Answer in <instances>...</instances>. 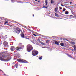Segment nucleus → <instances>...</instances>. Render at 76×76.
I'll return each mask as SVG.
<instances>
[{
	"instance_id": "nucleus-1",
	"label": "nucleus",
	"mask_w": 76,
	"mask_h": 76,
	"mask_svg": "<svg viewBox=\"0 0 76 76\" xmlns=\"http://www.w3.org/2000/svg\"><path fill=\"white\" fill-rule=\"evenodd\" d=\"M5 54V52H2L0 53V60L1 61H8L11 59V57L8 56H5L4 55Z\"/></svg>"
},
{
	"instance_id": "nucleus-2",
	"label": "nucleus",
	"mask_w": 76,
	"mask_h": 76,
	"mask_svg": "<svg viewBox=\"0 0 76 76\" xmlns=\"http://www.w3.org/2000/svg\"><path fill=\"white\" fill-rule=\"evenodd\" d=\"M24 48V45H22V43H19L18 46L16 49L17 51H20V50H22Z\"/></svg>"
},
{
	"instance_id": "nucleus-3",
	"label": "nucleus",
	"mask_w": 76,
	"mask_h": 76,
	"mask_svg": "<svg viewBox=\"0 0 76 76\" xmlns=\"http://www.w3.org/2000/svg\"><path fill=\"white\" fill-rule=\"evenodd\" d=\"M27 50L28 52H30L33 50V48L32 45H28L27 46Z\"/></svg>"
},
{
	"instance_id": "nucleus-4",
	"label": "nucleus",
	"mask_w": 76,
	"mask_h": 76,
	"mask_svg": "<svg viewBox=\"0 0 76 76\" xmlns=\"http://www.w3.org/2000/svg\"><path fill=\"white\" fill-rule=\"evenodd\" d=\"M38 51L35 50H32V54L33 56H35L38 55Z\"/></svg>"
},
{
	"instance_id": "nucleus-5",
	"label": "nucleus",
	"mask_w": 76,
	"mask_h": 76,
	"mask_svg": "<svg viewBox=\"0 0 76 76\" xmlns=\"http://www.w3.org/2000/svg\"><path fill=\"white\" fill-rule=\"evenodd\" d=\"M17 61L20 63H28V61L25 60H24L22 59H18Z\"/></svg>"
},
{
	"instance_id": "nucleus-6",
	"label": "nucleus",
	"mask_w": 76,
	"mask_h": 76,
	"mask_svg": "<svg viewBox=\"0 0 76 76\" xmlns=\"http://www.w3.org/2000/svg\"><path fill=\"white\" fill-rule=\"evenodd\" d=\"M3 44L4 46L5 47H6V48H8V47H9L8 43L6 41H4L3 43Z\"/></svg>"
},
{
	"instance_id": "nucleus-7",
	"label": "nucleus",
	"mask_w": 76,
	"mask_h": 76,
	"mask_svg": "<svg viewBox=\"0 0 76 76\" xmlns=\"http://www.w3.org/2000/svg\"><path fill=\"white\" fill-rule=\"evenodd\" d=\"M15 49H16V48L14 46H12L11 48V50L12 51H13L15 50Z\"/></svg>"
},
{
	"instance_id": "nucleus-8",
	"label": "nucleus",
	"mask_w": 76,
	"mask_h": 76,
	"mask_svg": "<svg viewBox=\"0 0 76 76\" xmlns=\"http://www.w3.org/2000/svg\"><path fill=\"white\" fill-rule=\"evenodd\" d=\"M18 29H14L13 32L14 33H16L17 34L18 33Z\"/></svg>"
},
{
	"instance_id": "nucleus-9",
	"label": "nucleus",
	"mask_w": 76,
	"mask_h": 76,
	"mask_svg": "<svg viewBox=\"0 0 76 76\" xmlns=\"http://www.w3.org/2000/svg\"><path fill=\"white\" fill-rule=\"evenodd\" d=\"M48 0H45V4L46 5V6H47V4H48Z\"/></svg>"
},
{
	"instance_id": "nucleus-10",
	"label": "nucleus",
	"mask_w": 76,
	"mask_h": 76,
	"mask_svg": "<svg viewBox=\"0 0 76 76\" xmlns=\"http://www.w3.org/2000/svg\"><path fill=\"white\" fill-rule=\"evenodd\" d=\"M24 37H25V34H22L21 35V38H24Z\"/></svg>"
},
{
	"instance_id": "nucleus-11",
	"label": "nucleus",
	"mask_w": 76,
	"mask_h": 76,
	"mask_svg": "<svg viewBox=\"0 0 76 76\" xmlns=\"http://www.w3.org/2000/svg\"><path fill=\"white\" fill-rule=\"evenodd\" d=\"M55 44H56V45H59V43L58 42L55 41Z\"/></svg>"
},
{
	"instance_id": "nucleus-12",
	"label": "nucleus",
	"mask_w": 76,
	"mask_h": 76,
	"mask_svg": "<svg viewBox=\"0 0 76 76\" xmlns=\"http://www.w3.org/2000/svg\"><path fill=\"white\" fill-rule=\"evenodd\" d=\"M60 45L62 47H64V43H60Z\"/></svg>"
},
{
	"instance_id": "nucleus-13",
	"label": "nucleus",
	"mask_w": 76,
	"mask_h": 76,
	"mask_svg": "<svg viewBox=\"0 0 76 76\" xmlns=\"http://www.w3.org/2000/svg\"><path fill=\"white\" fill-rule=\"evenodd\" d=\"M56 42V40H53L52 41V44H55Z\"/></svg>"
},
{
	"instance_id": "nucleus-14",
	"label": "nucleus",
	"mask_w": 76,
	"mask_h": 76,
	"mask_svg": "<svg viewBox=\"0 0 76 76\" xmlns=\"http://www.w3.org/2000/svg\"><path fill=\"white\" fill-rule=\"evenodd\" d=\"M73 47L74 49V51H76V46L75 45H74L73 46Z\"/></svg>"
},
{
	"instance_id": "nucleus-15",
	"label": "nucleus",
	"mask_w": 76,
	"mask_h": 76,
	"mask_svg": "<svg viewBox=\"0 0 76 76\" xmlns=\"http://www.w3.org/2000/svg\"><path fill=\"white\" fill-rule=\"evenodd\" d=\"M20 31H21V30H20V29H19L18 30V31H17V34H19V33H20Z\"/></svg>"
},
{
	"instance_id": "nucleus-16",
	"label": "nucleus",
	"mask_w": 76,
	"mask_h": 76,
	"mask_svg": "<svg viewBox=\"0 0 76 76\" xmlns=\"http://www.w3.org/2000/svg\"><path fill=\"white\" fill-rule=\"evenodd\" d=\"M55 12L56 13H57L58 12L57 10V8H55Z\"/></svg>"
},
{
	"instance_id": "nucleus-17",
	"label": "nucleus",
	"mask_w": 76,
	"mask_h": 76,
	"mask_svg": "<svg viewBox=\"0 0 76 76\" xmlns=\"http://www.w3.org/2000/svg\"><path fill=\"white\" fill-rule=\"evenodd\" d=\"M71 44H73V45H75V42H71Z\"/></svg>"
},
{
	"instance_id": "nucleus-18",
	"label": "nucleus",
	"mask_w": 76,
	"mask_h": 76,
	"mask_svg": "<svg viewBox=\"0 0 76 76\" xmlns=\"http://www.w3.org/2000/svg\"><path fill=\"white\" fill-rule=\"evenodd\" d=\"M65 14L66 15H68V14H69V12L67 11H66L65 12Z\"/></svg>"
},
{
	"instance_id": "nucleus-19",
	"label": "nucleus",
	"mask_w": 76,
	"mask_h": 76,
	"mask_svg": "<svg viewBox=\"0 0 76 76\" xmlns=\"http://www.w3.org/2000/svg\"><path fill=\"white\" fill-rule=\"evenodd\" d=\"M43 8H45L46 9H47V8H48V7H47V6L45 7V6H43Z\"/></svg>"
},
{
	"instance_id": "nucleus-20",
	"label": "nucleus",
	"mask_w": 76,
	"mask_h": 76,
	"mask_svg": "<svg viewBox=\"0 0 76 76\" xmlns=\"http://www.w3.org/2000/svg\"><path fill=\"white\" fill-rule=\"evenodd\" d=\"M68 56V57H70V58H72V56H71V55H70L69 54L67 55Z\"/></svg>"
},
{
	"instance_id": "nucleus-21",
	"label": "nucleus",
	"mask_w": 76,
	"mask_h": 76,
	"mask_svg": "<svg viewBox=\"0 0 76 76\" xmlns=\"http://www.w3.org/2000/svg\"><path fill=\"white\" fill-rule=\"evenodd\" d=\"M51 4H53V3H54V1H53V0H51Z\"/></svg>"
},
{
	"instance_id": "nucleus-22",
	"label": "nucleus",
	"mask_w": 76,
	"mask_h": 76,
	"mask_svg": "<svg viewBox=\"0 0 76 76\" xmlns=\"http://www.w3.org/2000/svg\"><path fill=\"white\" fill-rule=\"evenodd\" d=\"M66 9L65 8H63V12H64L65 11H66Z\"/></svg>"
},
{
	"instance_id": "nucleus-23",
	"label": "nucleus",
	"mask_w": 76,
	"mask_h": 76,
	"mask_svg": "<svg viewBox=\"0 0 76 76\" xmlns=\"http://www.w3.org/2000/svg\"><path fill=\"white\" fill-rule=\"evenodd\" d=\"M55 14L56 16H59V15H58L57 14H56V13H55Z\"/></svg>"
},
{
	"instance_id": "nucleus-24",
	"label": "nucleus",
	"mask_w": 76,
	"mask_h": 76,
	"mask_svg": "<svg viewBox=\"0 0 76 76\" xmlns=\"http://www.w3.org/2000/svg\"><path fill=\"white\" fill-rule=\"evenodd\" d=\"M16 56L17 57V58H19L20 57V56L18 55H17Z\"/></svg>"
},
{
	"instance_id": "nucleus-25",
	"label": "nucleus",
	"mask_w": 76,
	"mask_h": 76,
	"mask_svg": "<svg viewBox=\"0 0 76 76\" xmlns=\"http://www.w3.org/2000/svg\"><path fill=\"white\" fill-rule=\"evenodd\" d=\"M42 56H41V57H40L39 58V59L40 60H42Z\"/></svg>"
},
{
	"instance_id": "nucleus-26",
	"label": "nucleus",
	"mask_w": 76,
	"mask_h": 76,
	"mask_svg": "<svg viewBox=\"0 0 76 76\" xmlns=\"http://www.w3.org/2000/svg\"><path fill=\"white\" fill-rule=\"evenodd\" d=\"M8 23V21L5 22V23H4V24L6 25V23Z\"/></svg>"
},
{
	"instance_id": "nucleus-27",
	"label": "nucleus",
	"mask_w": 76,
	"mask_h": 76,
	"mask_svg": "<svg viewBox=\"0 0 76 76\" xmlns=\"http://www.w3.org/2000/svg\"><path fill=\"white\" fill-rule=\"evenodd\" d=\"M32 35H34V36H35V37H37V35L36 34H35L33 33Z\"/></svg>"
},
{
	"instance_id": "nucleus-28",
	"label": "nucleus",
	"mask_w": 76,
	"mask_h": 76,
	"mask_svg": "<svg viewBox=\"0 0 76 76\" xmlns=\"http://www.w3.org/2000/svg\"><path fill=\"white\" fill-rule=\"evenodd\" d=\"M42 45H45V44L44 43H42Z\"/></svg>"
},
{
	"instance_id": "nucleus-29",
	"label": "nucleus",
	"mask_w": 76,
	"mask_h": 76,
	"mask_svg": "<svg viewBox=\"0 0 76 76\" xmlns=\"http://www.w3.org/2000/svg\"><path fill=\"white\" fill-rule=\"evenodd\" d=\"M15 66H16V67L17 68H18V65L15 64Z\"/></svg>"
},
{
	"instance_id": "nucleus-30",
	"label": "nucleus",
	"mask_w": 76,
	"mask_h": 76,
	"mask_svg": "<svg viewBox=\"0 0 76 76\" xmlns=\"http://www.w3.org/2000/svg\"><path fill=\"white\" fill-rule=\"evenodd\" d=\"M9 41H12V39L9 38Z\"/></svg>"
},
{
	"instance_id": "nucleus-31",
	"label": "nucleus",
	"mask_w": 76,
	"mask_h": 76,
	"mask_svg": "<svg viewBox=\"0 0 76 76\" xmlns=\"http://www.w3.org/2000/svg\"><path fill=\"white\" fill-rule=\"evenodd\" d=\"M59 8L61 10L62 9V7H59Z\"/></svg>"
},
{
	"instance_id": "nucleus-32",
	"label": "nucleus",
	"mask_w": 76,
	"mask_h": 76,
	"mask_svg": "<svg viewBox=\"0 0 76 76\" xmlns=\"http://www.w3.org/2000/svg\"><path fill=\"white\" fill-rule=\"evenodd\" d=\"M37 40L38 41V42H40V40L39 39H38Z\"/></svg>"
},
{
	"instance_id": "nucleus-33",
	"label": "nucleus",
	"mask_w": 76,
	"mask_h": 76,
	"mask_svg": "<svg viewBox=\"0 0 76 76\" xmlns=\"http://www.w3.org/2000/svg\"><path fill=\"white\" fill-rule=\"evenodd\" d=\"M2 42H3L1 41V42H0V45H1V44H2Z\"/></svg>"
},
{
	"instance_id": "nucleus-34",
	"label": "nucleus",
	"mask_w": 76,
	"mask_h": 76,
	"mask_svg": "<svg viewBox=\"0 0 76 76\" xmlns=\"http://www.w3.org/2000/svg\"><path fill=\"white\" fill-rule=\"evenodd\" d=\"M39 42V43H40V44H42L43 43L42 42H41V41Z\"/></svg>"
},
{
	"instance_id": "nucleus-35",
	"label": "nucleus",
	"mask_w": 76,
	"mask_h": 76,
	"mask_svg": "<svg viewBox=\"0 0 76 76\" xmlns=\"http://www.w3.org/2000/svg\"><path fill=\"white\" fill-rule=\"evenodd\" d=\"M46 42L47 44H48V40H47Z\"/></svg>"
},
{
	"instance_id": "nucleus-36",
	"label": "nucleus",
	"mask_w": 76,
	"mask_h": 76,
	"mask_svg": "<svg viewBox=\"0 0 76 76\" xmlns=\"http://www.w3.org/2000/svg\"><path fill=\"white\" fill-rule=\"evenodd\" d=\"M61 6H63V7L64 6V5H63V4H61Z\"/></svg>"
},
{
	"instance_id": "nucleus-37",
	"label": "nucleus",
	"mask_w": 76,
	"mask_h": 76,
	"mask_svg": "<svg viewBox=\"0 0 76 76\" xmlns=\"http://www.w3.org/2000/svg\"><path fill=\"white\" fill-rule=\"evenodd\" d=\"M23 27L24 28H27L26 26H23Z\"/></svg>"
},
{
	"instance_id": "nucleus-38",
	"label": "nucleus",
	"mask_w": 76,
	"mask_h": 76,
	"mask_svg": "<svg viewBox=\"0 0 76 76\" xmlns=\"http://www.w3.org/2000/svg\"><path fill=\"white\" fill-rule=\"evenodd\" d=\"M39 36H41V37H42V35L40 34H39Z\"/></svg>"
},
{
	"instance_id": "nucleus-39",
	"label": "nucleus",
	"mask_w": 76,
	"mask_h": 76,
	"mask_svg": "<svg viewBox=\"0 0 76 76\" xmlns=\"http://www.w3.org/2000/svg\"><path fill=\"white\" fill-rule=\"evenodd\" d=\"M63 39V40H64V41H65V40H66V39L65 38H64Z\"/></svg>"
},
{
	"instance_id": "nucleus-40",
	"label": "nucleus",
	"mask_w": 76,
	"mask_h": 76,
	"mask_svg": "<svg viewBox=\"0 0 76 76\" xmlns=\"http://www.w3.org/2000/svg\"><path fill=\"white\" fill-rule=\"evenodd\" d=\"M8 29H10V31H11L12 29L11 28H10V29L8 28Z\"/></svg>"
},
{
	"instance_id": "nucleus-41",
	"label": "nucleus",
	"mask_w": 76,
	"mask_h": 76,
	"mask_svg": "<svg viewBox=\"0 0 76 76\" xmlns=\"http://www.w3.org/2000/svg\"><path fill=\"white\" fill-rule=\"evenodd\" d=\"M74 49H72V51H74Z\"/></svg>"
},
{
	"instance_id": "nucleus-42",
	"label": "nucleus",
	"mask_w": 76,
	"mask_h": 76,
	"mask_svg": "<svg viewBox=\"0 0 76 76\" xmlns=\"http://www.w3.org/2000/svg\"><path fill=\"white\" fill-rule=\"evenodd\" d=\"M29 39V38H26V39Z\"/></svg>"
},
{
	"instance_id": "nucleus-43",
	"label": "nucleus",
	"mask_w": 76,
	"mask_h": 76,
	"mask_svg": "<svg viewBox=\"0 0 76 76\" xmlns=\"http://www.w3.org/2000/svg\"><path fill=\"white\" fill-rule=\"evenodd\" d=\"M38 3H40V1H38Z\"/></svg>"
},
{
	"instance_id": "nucleus-44",
	"label": "nucleus",
	"mask_w": 76,
	"mask_h": 76,
	"mask_svg": "<svg viewBox=\"0 0 76 76\" xmlns=\"http://www.w3.org/2000/svg\"><path fill=\"white\" fill-rule=\"evenodd\" d=\"M35 1H37L38 0H35Z\"/></svg>"
},
{
	"instance_id": "nucleus-45",
	"label": "nucleus",
	"mask_w": 76,
	"mask_h": 76,
	"mask_svg": "<svg viewBox=\"0 0 76 76\" xmlns=\"http://www.w3.org/2000/svg\"><path fill=\"white\" fill-rule=\"evenodd\" d=\"M42 48H44V47H42Z\"/></svg>"
},
{
	"instance_id": "nucleus-46",
	"label": "nucleus",
	"mask_w": 76,
	"mask_h": 76,
	"mask_svg": "<svg viewBox=\"0 0 76 76\" xmlns=\"http://www.w3.org/2000/svg\"><path fill=\"white\" fill-rule=\"evenodd\" d=\"M0 71H1V72H2V70H0Z\"/></svg>"
},
{
	"instance_id": "nucleus-47",
	"label": "nucleus",
	"mask_w": 76,
	"mask_h": 76,
	"mask_svg": "<svg viewBox=\"0 0 76 76\" xmlns=\"http://www.w3.org/2000/svg\"><path fill=\"white\" fill-rule=\"evenodd\" d=\"M33 16H34V14H33Z\"/></svg>"
},
{
	"instance_id": "nucleus-48",
	"label": "nucleus",
	"mask_w": 76,
	"mask_h": 76,
	"mask_svg": "<svg viewBox=\"0 0 76 76\" xmlns=\"http://www.w3.org/2000/svg\"><path fill=\"white\" fill-rule=\"evenodd\" d=\"M72 3V2H70V4H71Z\"/></svg>"
},
{
	"instance_id": "nucleus-49",
	"label": "nucleus",
	"mask_w": 76,
	"mask_h": 76,
	"mask_svg": "<svg viewBox=\"0 0 76 76\" xmlns=\"http://www.w3.org/2000/svg\"><path fill=\"white\" fill-rule=\"evenodd\" d=\"M64 15V16H65V15Z\"/></svg>"
},
{
	"instance_id": "nucleus-50",
	"label": "nucleus",
	"mask_w": 76,
	"mask_h": 76,
	"mask_svg": "<svg viewBox=\"0 0 76 76\" xmlns=\"http://www.w3.org/2000/svg\"><path fill=\"white\" fill-rule=\"evenodd\" d=\"M5 36H6V37H7V35H5Z\"/></svg>"
},
{
	"instance_id": "nucleus-51",
	"label": "nucleus",
	"mask_w": 76,
	"mask_h": 76,
	"mask_svg": "<svg viewBox=\"0 0 76 76\" xmlns=\"http://www.w3.org/2000/svg\"><path fill=\"white\" fill-rule=\"evenodd\" d=\"M37 57H38V56H37Z\"/></svg>"
},
{
	"instance_id": "nucleus-52",
	"label": "nucleus",
	"mask_w": 76,
	"mask_h": 76,
	"mask_svg": "<svg viewBox=\"0 0 76 76\" xmlns=\"http://www.w3.org/2000/svg\"><path fill=\"white\" fill-rule=\"evenodd\" d=\"M70 16H72V15H70Z\"/></svg>"
},
{
	"instance_id": "nucleus-53",
	"label": "nucleus",
	"mask_w": 76,
	"mask_h": 76,
	"mask_svg": "<svg viewBox=\"0 0 76 76\" xmlns=\"http://www.w3.org/2000/svg\"><path fill=\"white\" fill-rule=\"evenodd\" d=\"M66 40V41H68V40Z\"/></svg>"
}]
</instances>
